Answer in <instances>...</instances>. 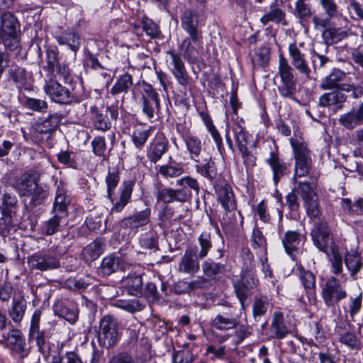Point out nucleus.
I'll list each match as a JSON object with an SVG mask.
<instances>
[{"label":"nucleus","instance_id":"obj_56","mask_svg":"<svg viewBox=\"0 0 363 363\" xmlns=\"http://www.w3.org/2000/svg\"><path fill=\"white\" fill-rule=\"evenodd\" d=\"M233 132L240 152L246 153L248 143L247 133L239 125H236L233 127Z\"/></svg>","mask_w":363,"mask_h":363},{"label":"nucleus","instance_id":"obj_7","mask_svg":"<svg viewBox=\"0 0 363 363\" xmlns=\"http://www.w3.org/2000/svg\"><path fill=\"white\" fill-rule=\"evenodd\" d=\"M0 336V344L10 347L21 358L28 355L29 350L26 347L25 337L20 330L11 327L6 334L3 332Z\"/></svg>","mask_w":363,"mask_h":363},{"label":"nucleus","instance_id":"obj_42","mask_svg":"<svg viewBox=\"0 0 363 363\" xmlns=\"http://www.w3.org/2000/svg\"><path fill=\"white\" fill-rule=\"evenodd\" d=\"M198 242L199 250L196 247V257L202 259L208 255L213 247L211 233L206 231L202 232L198 238Z\"/></svg>","mask_w":363,"mask_h":363},{"label":"nucleus","instance_id":"obj_5","mask_svg":"<svg viewBox=\"0 0 363 363\" xmlns=\"http://www.w3.org/2000/svg\"><path fill=\"white\" fill-rule=\"evenodd\" d=\"M44 91L52 101L57 104H71L80 102L79 97L74 96L69 89L52 79L45 82Z\"/></svg>","mask_w":363,"mask_h":363},{"label":"nucleus","instance_id":"obj_4","mask_svg":"<svg viewBox=\"0 0 363 363\" xmlns=\"http://www.w3.org/2000/svg\"><path fill=\"white\" fill-rule=\"evenodd\" d=\"M118 323L116 318L111 315L104 316L100 321L98 332L99 344L109 348L118 342Z\"/></svg>","mask_w":363,"mask_h":363},{"label":"nucleus","instance_id":"obj_62","mask_svg":"<svg viewBox=\"0 0 363 363\" xmlns=\"http://www.w3.org/2000/svg\"><path fill=\"white\" fill-rule=\"evenodd\" d=\"M320 4L329 18H333L338 16L340 13L335 0H320Z\"/></svg>","mask_w":363,"mask_h":363},{"label":"nucleus","instance_id":"obj_17","mask_svg":"<svg viewBox=\"0 0 363 363\" xmlns=\"http://www.w3.org/2000/svg\"><path fill=\"white\" fill-rule=\"evenodd\" d=\"M150 216L151 209L146 208L124 218L121 222V226L125 229L137 230L147 225L150 222Z\"/></svg>","mask_w":363,"mask_h":363},{"label":"nucleus","instance_id":"obj_53","mask_svg":"<svg viewBox=\"0 0 363 363\" xmlns=\"http://www.w3.org/2000/svg\"><path fill=\"white\" fill-rule=\"evenodd\" d=\"M269 301L267 296L255 297L252 305V313L255 320L264 315L268 308Z\"/></svg>","mask_w":363,"mask_h":363},{"label":"nucleus","instance_id":"obj_27","mask_svg":"<svg viewBox=\"0 0 363 363\" xmlns=\"http://www.w3.org/2000/svg\"><path fill=\"white\" fill-rule=\"evenodd\" d=\"M57 43L61 45H67L72 51L76 53L81 47L80 35L74 30H67L61 35L56 36Z\"/></svg>","mask_w":363,"mask_h":363},{"label":"nucleus","instance_id":"obj_23","mask_svg":"<svg viewBox=\"0 0 363 363\" xmlns=\"http://www.w3.org/2000/svg\"><path fill=\"white\" fill-rule=\"evenodd\" d=\"M216 194L218 200L226 211H232L236 208L235 195L230 185L218 186Z\"/></svg>","mask_w":363,"mask_h":363},{"label":"nucleus","instance_id":"obj_40","mask_svg":"<svg viewBox=\"0 0 363 363\" xmlns=\"http://www.w3.org/2000/svg\"><path fill=\"white\" fill-rule=\"evenodd\" d=\"M152 128H145L141 126H135L130 135L131 140L135 147L141 149L150 136Z\"/></svg>","mask_w":363,"mask_h":363},{"label":"nucleus","instance_id":"obj_24","mask_svg":"<svg viewBox=\"0 0 363 363\" xmlns=\"http://www.w3.org/2000/svg\"><path fill=\"white\" fill-rule=\"evenodd\" d=\"M1 29L6 35H13L20 30L17 18L10 11H4L0 15Z\"/></svg>","mask_w":363,"mask_h":363},{"label":"nucleus","instance_id":"obj_49","mask_svg":"<svg viewBox=\"0 0 363 363\" xmlns=\"http://www.w3.org/2000/svg\"><path fill=\"white\" fill-rule=\"evenodd\" d=\"M54 215L45 224L46 234L51 235L60 230L61 226L65 223L66 216H62L57 213H52Z\"/></svg>","mask_w":363,"mask_h":363},{"label":"nucleus","instance_id":"obj_57","mask_svg":"<svg viewBox=\"0 0 363 363\" xmlns=\"http://www.w3.org/2000/svg\"><path fill=\"white\" fill-rule=\"evenodd\" d=\"M295 14L301 21H304L311 17L312 11L308 0L296 1L295 4Z\"/></svg>","mask_w":363,"mask_h":363},{"label":"nucleus","instance_id":"obj_63","mask_svg":"<svg viewBox=\"0 0 363 363\" xmlns=\"http://www.w3.org/2000/svg\"><path fill=\"white\" fill-rule=\"evenodd\" d=\"M58 51L57 48H48L46 50L45 60L48 69L53 71L59 62Z\"/></svg>","mask_w":363,"mask_h":363},{"label":"nucleus","instance_id":"obj_43","mask_svg":"<svg viewBox=\"0 0 363 363\" xmlns=\"http://www.w3.org/2000/svg\"><path fill=\"white\" fill-rule=\"evenodd\" d=\"M202 270L203 274L211 278L216 279L218 276L223 274L225 271V265L215 262L213 260L208 259L202 263Z\"/></svg>","mask_w":363,"mask_h":363},{"label":"nucleus","instance_id":"obj_41","mask_svg":"<svg viewBox=\"0 0 363 363\" xmlns=\"http://www.w3.org/2000/svg\"><path fill=\"white\" fill-rule=\"evenodd\" d=\"M104 242L101 240H95L82 251V256L86 262H92L96 259L103 252Z\"/></svg>","mask_w":363,"mask_h":363},{"label":"nucleus","instance_id":"obj_59","mask_svg":"<svg viewBox=\"0 0 363 363\" xmlns=\"http://www.w3.org/2000/svg\"><path fill=\"white\" fill-rule=\"evenodd\" d=\"M23 105L28 109L40 113H45L48 108L45 100L31 97H27Z\"/></svg>","mask_w":363,"mask_h":363},{"label":"nucleus","instance_id":"obj_61","mask_svg":"<svg viewBox=\"0 0 363 363\" xmlns=\"http://www.w3.org/2000/svg\"><path fill=\"white\" fill-rule=\"evenodd\" d=\"M158 172L165 178H174L182 175L184 169L179 166L162 165L159 167Z\"/></svg>","mask_w":363,"mask_h":363},{"label":"nucleus","instance_id":"obj_33","mask_svg":"<svg viewBox=\"0 0 363 363\" xmlns=\"http://www.w3.org/2000/svg\"><path fill=\"white\" fill-rule=\"evenodd\" d=\"M8 77L18 89L25 88L27 84L28 74L25 68L12 65L8 71Z\"/></svg>","mask_w":363,"mask_h":363},{"label":"nucleus","instance_id":"obj_18","mask_svg":"<svg viewBox=\"0 0 363 363\" xmlns=\"http://www.w3.org/2000/svg\"><path fill=\"white\" fill-rule=\"evenodd\" d=\"M155 196L157 202L169 203L176 201L184 203L190 199V194L186 190L162 188L157 191Z\"/></svg>","mask_w":363,"mask_h":363},{"label":"nucleus","instance_id":"obj_44","mask_svg":"<svg viewBox=\"0 0 363 363\" xmlns=\"http://www.w3.org/2000/svg\"><path fill=\"white\" fill-rule=\"evenodd\" d=\"M345 265L351 272V275L356 274L362 267L363 263L358 252L352 250L346 253L345 256Z\"/></svg>","mask_w":363,"mask_h":363},{"label":"nucleus","instance_id":"obj_2","mask_svg":"<svg viewBox=\"0 0 363 363\" xmlns=\"http://www.w3.org/2000/svg\"><path fill=\"white\" fill-rule=\"evenodd\" d=\"M278 74L281 82L278 87L280 95L284 98H293L296 92V78L294 68L289 64L282 52L279 54Z\"/></svg>","mask_w":363,"mask_h":363},{"label":"nucleus","instance_id":"obj_55","mask_svg":"<svg viewBox=\"0 0 363 363\" xmlns=\"http://www.w3.org/2000/svg\"><path fill=\"white\" fill-rule=\"evenodd\" d=\"M252 246L254 249H259V255H267V241L262 231L255 228L251 236Z\"/></svg>","mask_w":363,"mask_h":363},{"label":"nucleus","instance_id":"obj_39","mask_svg":"<svg viewBox=\"0 0 363 363\" xmlns=\"http://www.w3.org/2000/svg\"><path fill=\"white\" fill-rule=\"evenodd\" d=\"M346 73L339 69L334 68L330 74L323 81L320 87L323 89H330L339 87L340 82L343 81Z\"/></svg>","mask_w":363,"mask_h":363},{"label":"nucleus","instance_id":"obj_9","mask_svg":"<svg viewBox=\"0 0 363 363\" xmlns=\"http://www.w3.org/2000/svg\"><path fill=\"white\" fill-rule=\"evenodd\" d=\"M61 119L60 114L54 113L49 115L44 119L36 121L33 125L34 135L40 140H43L44 138L49 139L57 128Z\"/></svg>","mask_w":363,"mask_h":363},{"label":"nucleus","instance_id":"obj_64","mask_svg":"<svg viewBox=\"0 0 363 363\" xmlns=\"http://www.w3.org/2000/svg\"><path fill=\"white\" fill-rule=\"evenodd\" d=\"M167 54L169 57V60L168 61L171 72L185 67L184 63L179 54L172 50L167 52Z\"/></svg>","mask_w":363,"mask_h":363},{"label":"nucleus","instance_id":"obj_8","mask_svg":"<svg viewBox=\"0 0 363 363\" xmlns=\"http://www.w3.org/2000/svg\"><path fill=\"white\" fill-rule=\"evenodd\" d=\"M322 297L327 306H334L347 297V292L335 277L327 280L322 290Z\"/></svg>","mask_w":363,"mask_h":363},{"label":"nucleus","instance_id":"obj_45","mask_svg":"<svg viewBox=\"0 0 363 363\" xmlns=\"http://www.w3.org/2000/svg\"><path fill=\"white\" fill-rule=\"evenodd\" d=\"M294 182L295 184L294 188V190L301 196L304 201L311 199V198L317 196V194L315 192V186L313 184L306 182H297V179L296 181H294Z\"/></svg>","mask_w":363,"mask_h":363},{"label":"nucleus","instance_id":"obj_22","mask_svg":"<svg viewBox=\"0 0 363 363\" xmlns=\"http://www.w3.org/2000/svg\"><path fill=\"white\" fill-rule=\"evenodd\" d=\"M183 140L191 160L195 162H199V158L203 157L202 152L204 150L200 138L191 134H187L183 136Z\"/></svg>","mask_w":363,"mask_h":363},{"label":"nucleus","instance_id":"obj_54","mask_svg":"<svg viewBox=\"0 0 363 363\" xmlns=\"http://www.w3.org/2000/svg\"><path fill=\"white\" fill-rule=\"evenodd\" d=\"M142 30L150 38H156L160 35V26L151 18L143 16L141 18Z\"/></svg>","mask_w":363,"mask_h":363},{"label":"nucleus","instance_id":"obj_38","mask_svg":"<svg viewBox=\"0 0 363 363\" xmlns=\"http://www.w3.org/2000/svg\"><path fill=\"white\" fill-rule=\"evenodd\" d=\"M123 286L128 294L140 296L143 294V280L140 275H132L123 280Z\"/></svg>","mask_w":363,"mask_h":363},{"label":"nucleus","instance_id":"obj_15","mask_svg":"<svg viewBox=\"0 0 363 363\" xmlns=\"http://www.w3.org/2000/svg\"><path fill=\"white\" fill-rule=\"evenodd\" d=\"M90 118L95 130L106 132L111 129V122L108 118L103 104L94 105L90 107Z\"/></svg>","mask_w":363,"mask_h":363},{"label":"nucleus","instance_id":"obj_13","mask_svg":"<svg viewBox=\"0 0 363 363\" xmlns=\"http://www.w3.org/2000/svg\"><path fill=\"white\" fill-rule=\"evenodd\" d=\"M145 94L141 98L142 111L150 120L160 112V98L158 93L151 86L145 89Z\"/></svg>","mask_w":363,"mask_h":363},{"label":"nucleus","instance_id":"obj_37","mask_svg":"<svg viewBox=\"0 0 363 363\" xmlns=\"http://www.w3.org/2000/svg\"><path fill=\"white\" fill-rule=\"evenodd\" d=\"M133 85V77L126 72L117 78L116 82L111 89L110 93L113 96L121 93H128Z\"/></svg>","mask_w":363,"mask_h":363},{"label":"nucleus","instance_id":"obj_32","mask_svg":"<svg viewBox=\"0 0 363 363\" xmlns=\"http://www.w3.org/2000/svg\"><path fill=\"white\" fill-rule=\"evenodd\" d=\"M196 163V169L199 174L209 179L216 177L217 170L211 157L207 155L206 157H200L199 162Z\"/></svg>","mask_w":363,"mask_h":363},{"label":"nucleus","instance_id":"obj_26","mask_svg":"<svg viewBox=\"0 0 363 363\" xmlns=\"http://www.w3.org/2000/svg\"><path fill=\"white\" fill-rule=\"evenodd\" d=\"M37 181L34 175L24 174L14 184V188L21 196H28L36 188Z\"/></svg>","mask_w":363,"mask_h":363},{"label":"nucleus","instance_id":"obj_30","mask_svg":"<svg viewBox=\"0 0 363 363\" xmlns=\"http://www.w3.org/2000/svg\"><path fill=\"white\" fill-rule=\"evenodd\" d=\"M182 26L190 36L194 39L199 35L198 32V17L195 11L186 10L182 16Z\"/></svg>","mask_w":363,"mask_h":363},{"label":"nucleus","instance_id":"obj_1","mask_svg":"<svg viewBox=\"0 0 363 363\" xmlns=\"http://www.w3.org/2000/svg\"><path fill=\"white\" fill-rule=\"evenodd\" d=\"M118 173L116 172H109L106 177L107 197L113 204L110 211V216H112L113 212H121L125 206L130 201L133 187L135 186V182L133 180L124 181L118 190L119 199L116 202L113 203V193L118 186Z\"/></svg>","mask_w":363,"mask_h":363},{"label":"nucleus","instance_id":"obj_48","mask_svg":"<svg viewBox=\"0 0 363 363\" xmlns=\"http://www.w3.org/2000/svg\"><path fill=\"white\" fill-rule=\"evenodd\" d=\"M54 311L56 315L64 318L71 324H74L78 318L77 311L67 307L62 303H57L54 306Z\"/></svg>","mask_w":363,"mask_h":363},{"label":"nucleus","instance_id":"obj_16","mask_svg":"<svg viewBox=\"0 0 363 363\" xmlns=\"http://www.w3.org/2000/svg\"><path fill=\"white\" fill-rule=\"evenodd\" d=\"M311 236L315 245L320 250L325 252L330 241V229L325 220L317 222L312 231Z\"/></svg>","mask_w":363,"mask_h":363},{"label":"nucleus","instance_id":"obj_52","mask_svg":"<svg viewBox=\"0 0 363 363\" xmlns=\"http://www.w3.org/2000/svg\"><path fill=\"white\" fill-rule=\"evenodd\" d=\"M28 338L30 340H35L39 351L46 354L48 352V342L46 340L45 334L40 329L29 331Z\"/></svg>","mask_w":363,"mask_h":363},{"label":"nucleus","instance_id":"obj_50","mask_svg":"<svg viewBox=\"0 0 363 363\" xmlns=\"http://www.w3.org/2000/svg\"><path fill=\"white\" fill-rule=\"evenodd\" d=\"M69 203L65 194L63 193L62 190L58 189L53 203L52 213H57L67 216Z\"/></svg>","mask_w":363,"mask_h":363},{"label":"nucleus","instance_id":"obj_25","mask_svg":"<svg viewBox=\"0 0 363 363\" xmlns=\"http://www.w3.org/2000/svg\"><path fill=\"white\" fill-rule=\"evenodd\" d=\"M168 149V140L164 138H157L152 142L147 152V157L152 163H156L165 154Z\"/></svg>","mask_w":363,"mask_h":363},{"label":"nucleus","instance_id":"obj_36","mask_svg":"<svg viewBox=\"0 0 363 363\" xmlns=\"http://www.w3.org/2000/svg\"><path fill=\"white\" fill-rule=\"evenodd\" d=\"M347 99V96L340 91H333L323 94L319 99V104L322 106H337L342 107V104Z\"/></svg>","mask_w":363,"mask_h":363},{"label":"nucleus","instance_id":"obj_29","mask_svg":"<svg viewBox=\"0 0 363 363\" xmlns=\"http://www.w3.org/2000/svg\"><path fill=\"white\" fill-rule=\"evenodd\" d=\"M289 332L284 323L283 313L280 312L274 313L270 327L271 337L276 339H283Z\"/></svg>","mask_w":363,"mask_h":363},{"label":"nucleus","instance_id":"obj_10","mask_svg":"<svg viewBox=\"0 0 363 363\" xmlns=\"http://www.w3.org/2000/svg\"><path fill=\"white\" fill-rule=\"evenodd\" d=\"M28 264L31 270L44 272L60 268V261L55 255L35 253L28 257Z\"/></svg>","mask_w":363,"mask_h":363},{"label":"nucleus","instance_id":"obj_58","mask_svg":"<svg viewBox=\"0 0 363 363\" xmlns=\"http://www.w3.org/2000/svg\"><path fill=\"white\" fill-rule=\"evenodd\" d=\"M285 18V12L279 8H273L264 14L261 18L260 21L263 25H267L269 22L279 23Z\"/></svg>","mask_w":363,"mask_h":363},{"label":"nucleus","instance_id":"obj_3","mask_svg":"<svg viewBox=\"0 0 363 363\" xmlns=\"http://www.w3.org/2000/svg\"><path fill=\"white\" fill-rule=\"evenodd\" d=\"M290 143L295 159V171L293 180L296 181L297 177H305L309 174L312 164L311 152L303 142L291 138Z\"/></svg>","mask_w":363,"mask_h":363},{"label":"nucleus","instance_id":"obj_34","mask_svg":"<svg viewBox=\"0 0 363 363\" xmlns=\"http://www.w3.org/2000/svg\"><path fill=\"white\" fill-rule=\"evenodd\" d=\"M27 308L26 301L24 298H13L9 315L14 323L20 324L23 319Z\"/></svg>","mask_w":363,"mask_h":363},{"label":"nucleus","instance_id":"obj_20","mask_svg":"<svg viewBox=\"0 0 363 363\" xmlns=\"http://www.w3.org/2000/svg\"><path fill=\"white\" fill-rule=\"evenodd\" d=\"M267 163L272 171L273 182L275 185H277L280 179L289 171L288 166L286 162L279 158L278 154L275 152H270L269 157L267 159Z\"/></svg>","mask_w":363,"mask_h":363},{"label":"nucleus","instance_id":"obj_12","mask_svg":"<svg viewBox=\"0 0 363 363\" xmlns=\"http://www.w3.org/2000/svg\"><path fill=\"white\" fill-rule=\"evenodd\" d=\"M130 267L125 257L117 254H111L105 257L101 263L100 273L108 276L118 269L125 271Z\"/></svg>","mask_w":363,"mask_h":363},{"label":"nucleus","instance_id":"obj_51","mask_svg":"<svg viewBox=\"0 0 363 363\" xmlns=\"http://www.w3.org/2000/svg\"><path fill=\"white\" fill-rule=\"evenodd\" d=\"M177 186H180L182 188L178 190H186L189 192L190 198L192 196L191 191H194L197 195L200 191L199 183L196 179L193 178L190 176L184 177L176 182Z\"/></svg>","mask_w":363,"mask_h":363},{"label":"nucleus","instance_id":"obj_47","mask_svg":"<svg viewBox=\"0 0 363 363\" xmlns=\"http://www.w3.org/2000/svg\"><path fill=\"white\" fill-rule=\"evenodd\" d=\"M48 196V189L46 186L36 184V188L31 191L30 194L28 196L30 197V204L35 207L43 204Z\"/></svg>","mask_w":363,"mask_h":363},{"label":"nucleus","instance_id":"obj_28","mask_svg":"<svg viewBox=\"0 0 363 363\" xmlns=\"http://www.w3.org/2000/svg\"><path fill=\"white\" fill-rule=\"evenodd\" d=\"M350 33V28L330 27L323 31L322 37L327 45H332L341 41Z\"/></svg>","mask_w":363,"mask_h":363},{"label":"nucleus","instance_id":"obj_6","mask_svg":"<svg viewBox=\"0 0 363 363\" xmlns=\"http://www.w3.org/2000/svg\"><path fill=\"white\" fill-rule=\"evenodd\" d=\"M259 284V279L255 273L252 272L251 266L247 267L242 272L241 277L239 279L233 280V285L237 297L242 304L248 296L249 291L257 288Z\"/></svg>","mask_w":363,"mask_h":363},{"label":"nucleus","instance_id":"obj_35","mask_svg":"<svg viewBox=\"0 0 363 363\" xmlns=\"http://www.w3.org/2000/svg\"><path fill=\"white\" fill-rule=\"evenodd\" d=\"M301 242V235L295 231H287L282 240L283 245L288 255L294 257L298 252V246Z\"/></svg>","mask_w":363,"mask_h":363},{"label":"nucleus","instance_id":"obj_11","mask_svg":"<svg viewBox=\"0 0 363 363\" xmlns=\"http://www.w3.org/2000/svg\"><path fill=\"white\" fill-rule=\"evenodd\" d=\"M303 45V43H301L298 45L296 42L290 43L288 46V53L291 60V66L300 74L309 77L311 69L309 67L306 54L300 49V47H302Z\"/></svg>","mask_w":363,"mask_h":363},{"label":"nucleus","instance_id":"obj_21","mask_svg":"<svg viewBox=\"0 0 363 363\" xmlns=\"http://www.w3.org/2000/svg\"><path fill=\"white\" fill-rule=\"evenodd\" d=\"M200 37L196 35L194 39L192 36L186 38L180 45V50L184 58L189 63L193 64L198 61L199 50L197 47L199 45Z\"/></svg>","mask_w":363,"mask_h":363},{"label":"nucleus","instance_id":"obj_60","mask_svg":"<svg viewBox=\"0 0 363 363\" xmlns=\"http://www.w3.org/2000/svg\"><path fill=\"white\" fill-rule=\"evenodd\" d=\"M299 279L305 289H314L315 287V277L310 271L302 267L298 268Z\"/></svg>","mask_w":363,"mask_h":363},{"label":"nucleus","instance_id":"obj_31","mask_svg":"<svg viewBox=\"0 0 363 363\" xmlns=\"http://www.w3.org/2000/svg\"><path fill=\"white\" fill-rule=\"evenodd\" d=\"M238 325V319L231 313H219L211 323V325L219 330L234 329Z\"/></svg>","mask_w":363,"mask_h":363},{"label":"nucleus","instance_id":"obj_46","mask_svg":"<svg viewBox=\"0 0 363 363\" xmlns=\"http://www.w3.org/2000/svg\"><path fill=\"white\" fill-rule=\"evenodd\" d=\"M339 342L351 350L359 351L362 349L360 338L352 332L347 331L340 334Z\"/></svg>","mask_w":363,"mask_h":363},{"label":"nucleus","instance_id":"obj_19","mask_svg":"<svg viewBox=\"0 0 363 363\" xmlns=\"http://www.w3.org/2000/svg\"><path fill=\"white\" fill-rule=\"evenodd\" d=\"M339 123L348 130H353L363 124V101L357 108L340 116Z\"/></svg>","mask_w":363,"mask_h":363},{"label":"nucleus","instance_id":"obj_14","mask_svg":"<svg viewBox=\"0 0 363 363\" xmlns=\"http://www.w3.org/2000/svg\"><path fill=\"white\" fill-rule=\"evenodd\" d=\"M199 259H201L196 257V247H188L179 262V272L188 274H196L200 269Z\"/></svg>","mask_w":363,"mask_h":363}]
</instances>
